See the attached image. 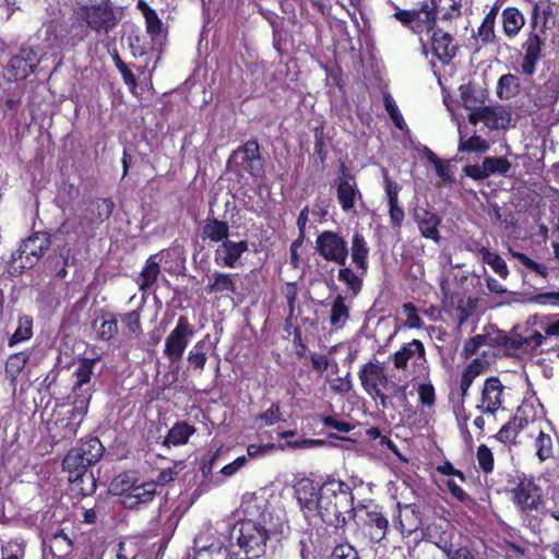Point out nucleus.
I'll use <instances>...</instances> for the list:
<instances>
[{
    "label": "nucleus",
    "instance_id": "4be33fe9",
    "mask_svg": "<svg viewBox=\"0 0 559 559\" xmlns=\"http://www.w3.org/2000/svg\"><path fill=\"white\" fill-rule=\"evenodd\" d=\"M544 45V40L540 36L531 32L523 44L524 56L521 62V70L526 75L534 74L536 70V64L542 58V47Z\"/></svg>",
    "mask_w": 559,
    "mask_h": 559
},
{
    "label": "nucleus",
    "instance_id": "2f4dec72",
    "mask_svg": "<svg viewBox=\"0 0 559 559\" xmlns=\"http://www.w3.org/2000/svg\"><path fill=\"white\" fill-rule=\"evenodd\" d=\"M366 515V525L370 530H373V532H371V539L377 543L381 542L388 533V519L379 506H374L372 509L367 510Z\"/></svg>",
    "mask_w": 559,
    "mask_h": 559
},
{
    "label": "nucleus",
    "instance_id": "ddd939ff",
    "mask_svg": "<svg viewBox=\"0 0 559 559\" xmlns=\"http://www.w3.org/2000/svg\"><path fill=\"white\" fill-rule=\"evenodd\" d=\"M316 250L325 260L333 261L340 265L345 264L348 255L347 242L334 231H323L320 234L316 241Z\"/></svg>",
    "mask_w": 559,
    "mask_h": 559
},
{
    "label": "nucleus",
    "instance_id": "bf43d9fd",
    "mask_svg": "<svg viewBox=\"0 0 559 559\" xmlns=\"http://www.w3.org/2000/svg\"><path fill=\"white\" fill-rule=\"evenodd\" d=\"M476 459L479 469L484 475L491 474L495 466V457L491 450L486 444H480L476 451Z\"/></svg>",
    "mask_w": 559,
    "mask_h": 559
},
{
    "label": "nucleus",
    "instance_id": "79ce46f5",
    "mask_svg": "<svg viewBox=\"0 0 559 559\" xmlns=\"http://www.w3.org/2000/svg\"><path fill=\"white\" fill-rule=\"evenodd\" d=\"M350 252L353 263L362 272L366 271L369 249L362 235L356 233L353 236Z\"/></svg>",
    "mask_w": 559,
    "mask_h": 559
},
{
    "label": "nucleus",
    "instance_id": "c03bdc74",
    "mask_svg": "<svg viewBox=\"0 0 559 559\" xmlns=\"http://www.w3.org/2000/svg\"><path fill=\"white\" fill-rule=\"evenodd\" d=\"M33 336V319L29 316H21L17 321V328L8 340V346L15 345L28 341Z\"/></svg>",
    "mask_w": 559,
    "mask_h": 559
},
{
    "label": "nucleus",
    "instance_id": "4c0bfd02",
    "mask_svg": "<svg viewBox=\"0 0 559 559\" xmlns=\"http://www.w3.org/2000/svg\"><path fill=\"white\" fill-rule=\"evenodd\" d=\"M484 370V364L479 358H474L463 370L460 381L462 403L468 395V390L475 378Z\"/></svg>",
    "mask_w": 559,
    "mask_h": 559
},
{
    "label": "nucleus",
    "instance_id": "ea45409f",
    "mask_svg": "<svg viewBox=\"0 0 559 559\" xmlns=\"http://www.w3.org/2000/svg\"><path fill=\"white\" fill-rule=\"evenodd\" d=\"M140 478L136 476L135 472H122L117 475L110 484L111 491L114 495L120 497V501L124 498L129 491L134 488Z\"/></svg>",
    "mask_w": 559,
    "mask_h": 559
},
{
    "label": "nucleus",
    "instance_id": "37998d69",
    "mask_svg": "<svg viewBox=\"0 0 559 559\" xmlns=\"http://www.w3.org/2000/svg\"><path fill=\"white\" fill-rule=\"evenodd\" d=\"M29 349L11 354L5 361V372L12 381L16 380L31 358Z\"/></svg>",
    "mask_w": 559,
    "mask_h": 559
},
{
    "label": "nucleus",
    "instance_id": "1a4fd4ad",
    "mask_svg": "<svg viewBox=\"0 0 559 559\" xmlns=\"http://www.w3.org/2000/svg\"><path fill=\"white\" fill-rule=\"evenodd\" d=\"M293 495L297 501L300 512L309 520L316 516L319 499L321 498V483L310 477H296L293 484Z\"/></svg>",
    "mask_w": 559,
    "mask_h": 559
},
{
    "label": "nucleus",
    "instance_id": "b1692460",
    "mask_svg": "<svg viewBox=\"0 0 559 559\" xmlns=\"http://www.w3.org/2000/svg\"><path fill=\"white\" fill-rule=\"evenodd\" d=\"M415 356L426 360V349L424 343L416 338L408 343H404L401 348L393 354L392 364L397 370H406L408 367V361Z\"/></svg>",
    "mask_w": 559,
    "mask_h": 559
},
{
    "label": "nucleus",
    "instance_id": "dca6fc26",
    "mask_svg": "<svg viewBox=\"0 0 559 559\" xmlns=\"http://www.w3.org/2000/svg\"><path fill=\"white\" fill-rule=\"evenodd\" d=\"M157 495L156 483L139 480L120 502L127 510H140L152 503Z\"/></svg>",
    "mask_w": 559,
    "mask_h": 559
},
{
    "label": "nucleus",
    "instance_id": "8fccbe9b",
    "mask_svg": "<svg viewBox=\"0 0 559 559\" xmlns=\"http://www.w3.org/2000/svg\"><path fill=\"white\" fill-rule=\"evenodd\" d=\"M95 362V358H80L78 367L75 368L72 374L73 378L75 379L73 383L91 385Z\"/></svg>",
    "mask_w": 559,
    "mask_h": 559
},
{
    "label": "nucleus",
    "instance_id": "9d476101",
    "mask_svg": "<svg viewBox=\"0 0 559 559\" xmlns=\"http://www.w3.org/2000/svg\"><path fill=\"white\" fill-rule=\"evenodd\" d=\"M394 17L403 25L408 26L416 35L428 38L432 34L436 22V14L429 10L428 5L419 10H400L394 13Z\"/></svg>",
    "mask_w": 559,
    "mask_h": 559
},
{
    "label": "nucleus",
    "instance_id": "20e7f679",
    "mask_svg": "<svg viewBox=\"0 0 559 559\" xmlns=\"http://www.w3.org/2000/svg\"><path fill=\"white\" fill-rule=\"evenodd\" d=\"M511 485L498 487L497 492L511 493L512 502L523 513L528 514L538 509L543 502L542 488L533 477L518 475V481H511Z\"/></svg>",
    "mask_w": 559,
    "mask_h": 559
},
{
    "label": "nucleus",
    "instance_id": "e2e57ef3",
    "mask_svg": "<svg viewBox=\"0 0 559 559\" xmlns=\"http://www.w3.org/2000/svg\"><path fill=\"white\" fill-rule=\"evenodd\" d=\"M165 255H170V252L166 251L165 253L162 252L160 254H153L147 259L146 264L141 272L143 280H156L159 273V262L165 258Z\"/></svg>",
    "mask_w": 559,
    "mask_h": 559
},
{
    "label": "nucleus",
    "instance_id": "a878e982",
    "mask_svg": "<svg viewBox=\"0 0 559 559\" xmlns=\"http://www.w3.org/2000/svg\"><path fill=\"white\" fill-rule=\"evenodd\" d=\"M559 97V76L551 74L540 84L532 96L535 106L539 108L551 107Z\"/></svg>",
    "mask_w": 559,
    "mask_h": 559
},
{
    "label": "nucleus",
    "instance_id": "f257e3e1",
    "mask_svg": "<svg viewBox=\"0 0 559 559\" xmlns=\"http://www.w3.org/2000/svg\"><path fill=\"white\" fill-rule=\"evenodd\" d=\"M267 507V500L262 496L249 493L242 497L240 504L242 518L235 526L239 547L236 556L240 559H260L265 555L271 532L267 527L271 519Z\"/></svg>",
    "mask_w": 559,
    "mask_h": 559
},
{
    "label": "nucleus",
    "instance_id": "f8f14e48",
    "mask_svg": "<svg viewBox=\"0 0 559 559\" xmlns=\"http://www.w3.org/2000/svg\"><path fill=\"white\" fill-rule=\"evenodd\" d=\"M41 59L43 56H39L38 51L34 48H21L20 51L12 56L8 62L5 69L8 79L13 81L26 79L28 75L34 73Z\"/></svg>",
    "mask_w": 559,
    "mask_h": 559
},
{
    "label": "nucleus",
    "instance_id": "6e6552de",
    "mask_svg": "<svg viewBox=\"0 0 559 559\" xmlns=\"http://www.w3.org/2000/svg\"><path fill=\"white\" fill-rule=\"evenodd\" d=\"M90 464H86L85 457L74 447L62 461L63 471L69 474V481L86 483L85 487H81L80 495L83 497L91 496L97 488V481L93 473L88 472Z\"/></svg>",
    "mask_w": 559,
    "mask_h": 559
},
{
    "label": "nucleus",
    "instance_id": "a211bd4d",
    "mask_svg": "<svg viewBox=\"0 0 559 559\" xmlns=\"http://www.w3.org/2000/svg\"><path fill=\"white\" fill-rule=\"evenodd\" d=\"M84 417L85 415L76 414L74 408L68 411L62 417L57 418L49 427L51 438L57 442L73 439L76 436Z\"/></svg>",
    "mask_w": 559,
    "mask_h": 559
},
{
    "label": "nucleus",
    "instance_id": "9b49d317",
    "mask_svg": "<svg viewBox=\"0 0 559 559\" xmlns=\"http://www.w3.org/2000/svg\"><path fill=\"white\" fill-rule=\"evenodd\" d=\"M194 334L193 328L186 316L178 318L175 329L165 340L164 354L170 362H178L189 344V338Z\"/></svg>",
    "mask_w": 559,
    "mask_h": 559
},
{
    "label": "nucleus",
    "instance_id": "72a5a7b5",
    "mask_svg": "<svg viewBox=\"0 0 559 559\" xmlns=\"http://www.w3.org/2000/svg\"><path fill=\"white\" fill-rule=\"evenodd\" d=\"M75 448L85 457L86 464L91 466L96 464L105 453V447L97 437L82 439Z\"/></svg>",
    "mask_w": 559,
    "mask_h": 559
},
{
    "label": "nucleus",
    "instance_id": "0eeeda50",
    "mask_svg": "<svg viewBox=\"0 0 559 559\" xmlns=\"http://www.w3.org/2000/svg\"><path fill=\"white\" fill-rule=\"evenodd\" d=\"M114 210V202L110 199H97L84 211L78 226L71 219H66L60 229L63 234L74 233L78 235L87 234L95 225L108 219Z\"/></svg>",
    "mask_w": 559,
    "mask_h": 559
},
{
    "label": "nucleus",
    "instance_id": "7c9ffc66",
    "mask_svg": "<svg viewBox=\"0 0 559 559\" xmlns=\"http://www.w3.org/2000/svg\"><path fill=\"white\" fill-rule=\"evenodd\" d=\"M195 431L197 428L193 425H190L188 421H176L168 430L163 444L168 448L187 444L190 437L193 436Z\"/></svg>",
    "mask_w": 559,
    "mask_h": 559
},
{
    "label": "nucleus",
    "instance_id": "864d4df0",
    "mask_svg": "<svg viewBox=\"0 0 559 559\" xmlns=\"http://www.w3.org/2000/svg\"><path fill=\"white\" fill-rule=\"evenodd\" d=\"M512 258H514L518 263L515 264L519 269H525L530 273H533L537 276L546 277L547 276V267L544 264H539L521 252H515L510 250Z\"/></svg>",
    "mask_w": 559,
    "mask_h": 559
},
{
    "label": "nucleus",
    "instance_id": "e433bc0d",
    "mask_svg": "<svg viewBox=\"0 0 559 559\" xmlns=\"http://www.w3.org/2000/svg\"><path fill=\"white\" fill-rule=\"evenodd\" d=\"M49 549L53 557L68 559L73 551V542L63 530H59L50 538Z\"/></svg>",
    "mask_w": 559,
    "mask_h": 559
},
{
    "label": "nucleus",
    "instance_id": "aec40b11",
    "mask_svg": "<svg viewBox=\"0 0 559 559\" xmlns=\"http://www.w3.org/2000/svg\"><path fill=\"white\" fill-rule=\"evenodd\" d=\"M459 282H440L441 292L443 294V302L445 306L454 307L459 312V321L463 323L466 321L471 314L476 310L478 299L468 297L464 299L459 294H451L452 284H457Z\"/></svg>",
    "mask_w": 559,
    "mask_h": 559
},
{
    "label": "nucleus",
    "instance_id": "423d86ee",
    "mask_svg": "<svg viewBox=\"0 0 559 559\" xmlns=\"http://www.w3.org/2000/svg\"><path fill=\"white\" fill-rule=\"evenodd\" d=\"M358 379L362 390L380 406L385 409L389 406V396L383 392L389 384V377L383 366L378 361L364 364L358 371Z\"/></svg>",
    "mask_w": 559,
    "mask_h": 559
},
{
    "label": "nucleus",
    "instance_id": "f03ea898",
    "mask_svg": "<svg viewBox=\"0 0 559 559\" xmlns=\"http://www.w3.org/2000/svg\"><path fill=\"white\" fill-rule=\"evenodd\" d=\"M321 498L316 516L336 531L344 528L349 520L355 519V496L352 487L334 475H328L321 483Z\"/></svg>",
    "mask_w": 559,
    "mask_h": 559
},
{
    "label": "nucleus",
    "instance_id": "5fc2aeb1",
    "mask_svg": "<svg viewBox=\"0 0 559 559\" xmlns=\"http://www.w3.org/2000/svg\"><path fill=\"white\" fill-rule=\"evenodd\" d=\"M26 544L19 539H10L0 547V559H25Z\"/></svg>",
    "mask_w": 559,
    "mask_h": 559
},
{
    "label": "nucleus",
    "instance_id": "bb28decb",
    "mask_svg": "<svg viewBox=\"0 0 559 559\" xmlns=\"http://www.w3.org/2000/svg\"><path fill=\"white\" fill-rule=\"evenodd\" d=\"M360 192L355 180L350 177H342L337 182V200L344 212L355 209L356 201L360 199Z\"/></svg>",
    "mask_w": 559,
    "mask_h": 559
},
{
    "label": "nucleus",
    "instance_id": "58836bf2",
    "mask_svg": "<svg viewBox=\"0 0 559 559\" xmlns=\"http://www.w3.org/2000/svg\"><path fill=\"white\" fill-rule=\"evenodd\" d=\"M524 23V16L516 8H507L502 11L503 31L508 37L516 36Z\"/></svg>",
    "mask_w": 559,
    "mask_h": 559
},
{
    "label": "nucleus",
    "instance_id": "603ef678",
    "mask_svg": "<svg viewBox=\"0 0 559 559\" xmlns=\"http://www.w3.org/2000/svg\"><path fill=\"white\" fill-rule=\"evenodd\" d=\"M521 430H524V429L520 428L519 423L516 420H514V418L512 417L508 423H506L499 429V431L493 437L499 442H501L506 445H511V444H515L516 438Z\"/></svg>",
    "mask_w": 559,
    "mask_h": 559
},
{
    "label": "nucleus",
    "instance_id": "69168bd1",
    "mask_svg": "<svg viewBox=\"0 0 559 559\" xmlns=\"http://www.w3.org/2000/svg\"><path fill=\"white\" fill-rule=\"evenodd\" d=\"M487 341H488V335H486V333L477 334L473 337H469L468 340H466L464 342L462 355L465 358H468V357L475 355L481 346L488 345Z\"/></svg>",
    "mask_w": 559,
    "mask_h": 559
},
{
    "label": "nucleus",
    "instance_id": "6e6d98bb",
    "mask_svg": "<svg viewBox=\"0 0 559 559\" xmlns=\"http://www.w3.org/2000/svg\"><path fill=\"white\" fill-rule=\"evenodd\" d=\"M538 437L535 441L536 455L540 462L552 456V439L549 435L543 432L542 427L536 428Z\"/></svg>",
    "mask_w": 559,
    "mask_h": 559
},
{
    "label": "nucleus",
    "instance_id": "f3484780",
    "mask_svg": "<svg viewBox=\"0 0 559 559\" xmlns=\"http://www.w3.org/2000/svg\"><path fill=\"white\" fill-rule=\"evenodd\" d=\"M396 508L397 513L393 516V524L402 534L409 536L421 527V512L416 503L402 507L401 502H397Z\"/></svg>",
    "mask_w": 559,
    "mask_h": 559
},
{
    "label": "nucleus",
    "instance_id": "473e14b6",
    "mask_svg": "<svg viewBox=\"0 0 559 559\" xmlns=\"http://www.w3.org/2000/svg\"><path fill=\"white\" fill-rule=\"evenodd\" d=\"M248 245L246 241H229L226 240L216 250V259L221 260L225 266L233 267L240 255L247 251Z\"/></svg>",
    "mask_w": 559,
    "mask_h": 559
},
{
    "label": "nucleus",
    "instance_id": "c9c22d12",
    "mask_svg": "<svg viewBox=\"0 0 559 559\" xmlns=\"http://www.w3.org/2000/svg\"><path fill=\"white\" fill-rule=\"evenodd\" d=\"M521 91L520 78L515 74L508 73L499 78L496 94L500 99L509 100L519 95Z\"/></svg>",
    "mask_w": 559,
    "mask_h": 559
},
{
    "label": "nucleus",
    "instance_id": "a18cd8bd",
    "mask_svg": "<svg viewBox=\"0 0 559 559\" xmlns=\"http://www.w3.org/2000/svg\"><path fill=\"white\" fill-rule=\"evenodd\" d=\"M228 230L227 223L216 218H206L203 226V238L218 242L227 238Z\"/></svg>",
    "mask_w": 559,
    "mask_h": 559
},
{
    "label": "nucleus",
    "instance_id": "4468645a",
    "mask_svg": "<svg viewBox=\"0 0 559 559\" xmlns=\"http://www.w3.org/2000/svg\"><path fill=\"white\" fill-rule=\"evenodd\" d=\"M504 385L498 377L487 378L480 391V397L476 405L483 415L495 416L503 405Z\"/></svg>",
    "mask_w": 559,
    "mask_h": 559
},
{
    "label": "nucleus",
    "instance_id": "c756f323",
    "mask_svg": "<svg viewBox=\"0 0 559 559\" xmlns=\"http://www.w3.org/2000/svg\"><path fill=\"white\" fill-rule=\"evenodd\" d=\"M542 414L543 412L540 411L539 414L533 402L523 401L512 417L519 423L520 428L526 429L532 427L533 430H536V428L540 427Z\"/></svg>",
    "mask_w": 559,
    "mask_h": 559
},
{
    "label": "nucleus",
    "instance_id": "09e8293b",
    "mask_svg": "<svg viewBox=\"0 0 559 559\" xmlns=\"http://www.w3.org/2000/svg\"><path fill=\"white\" fill-rule=\"evenodd\" d=\"M348 318L349 309L345 305V297L337 295L332 304L330 322L334 328L340 329L344 325Z\"/></svg>",
    "mask_w": 559,
    "mask_h": 559
},
{
    "label": "nucleus",
    "instance_id": "f704fd0d",
    "mask_svg": "<svg viewBox=\"0 0 559 559\" xmlns=\"http://www.w3.org/2000/svg\"><path fill=\"white\" fill-rule=\"evenodd\" d=\"M92 386L73 383L72 391L69 399H71V403L75 413L79 415H86L88 412V406L92 400Z\"/></svg>",
    "mask_w": 559,
    "mask_h": 559
},
{
    "label": "nucleus",
    "instance_id": "680f3d73",
    "mask_svg": "<svg viewBox=\"0 0 559 559\" xmlns=\"http://www.w3.org/2000/svg\"><path fill=\"white\" fill-rule=\"evenodd\" d=\"M484 164L488 177L493 174L504 175L511 168V163L504 157H485Z\"/></svg>",
    "mask_w": 559,
    "mask_h": 559
},
{
    "label": "nucleus",
    "instance_id": "774afa93",
    "mask_svg": "<svg viewBox=\"0 0 559 559\" xmlns=\"http://www.w3.org/2000/svg\"><path fill=\"white\" fill-rule=\"evenodd\" d=\"M332 559H360L357 550L349 544L337 545L332 552Z\"/></svg>",
    "mask_w": 559,
    "mask_h": 559
},
{
    "label": "nucleus",
    "instance_id": "6ab92c4d",
    "mask_svg": "<svg viewBox=\"0 0 559 559\" xmlns=\"http://www.w3.org/2000/svg\"><path fill=\"white\" fill-rule=\"evenodd\" d=\"M52 19L44 24L43 40L48 48H60L67 44L68 26L60 21L62 15L60 8H52Z\"/></svg>",
    "mask_w": 559,
    "mask_h": 559
},
{
    "label": "nucleus",
    "instance_id": "4d7b16f0",
    "mask_svg": "<svg viewBox=\"0 0 559 559\" xmlns=\"http://www.w3.org/2000/svg\"><path fill=\"white\" fill-rule=\"evenodd\" d=\"M432 11L448 20L460 13L461 0H432Z\"/></svg>",
    "mask_w": 559,
    "mask_h": 559
},
{
    "label": "nucleus",
    "instance_id": "c85d7f7f",
    "mask_svg": "<svg viewBox=\"0 0 559 559\" xmlns=\"http://www.w3.org/2000/svg\"><path fill=\"white\" fill-rule=\"evenodd\" d=\"M424 538L438 547L445 556L453 550V534L441 525L430 524L424 531Z\"/></svg>",
    "mask_w": 559,
    "mask_h": 559
},
{
    "label": "nucleus",
    "instance_id": "338daca9",
    "mask_svg": "<svg viewBox=\"0 0 559 559\" xmlns=\"http://www.w3.org/2000/svg\"><path fill=\"white\" fill-rule=\"evenodd\" d=\"M257 419L262 420L265 426H273L282 420V411L280 402H274L263 413L257 416Z\"/></svg>",
    "mask_w": 559,
    "mask_h": 559
},
{
    "label": "nucleus",
    "instance_id": "393cba45",
    "mask_svg": "<svg viewBox=\"0 0 559 559\" xmlns=\"http://www.w3.org/2000/svg\"><path fill=\"white\" fill-rule=\"evenodd\" d=\"M413 217L423 237L430 238L436 242L439 240L438 226L441 223V218L437 214L424 207L416 206L413 210Z\"/></svg>",
    "mask_w": 559,
    "mask_h": 559
},
{
    "label": "nucleus",
    "instance_id": "de8ad7c7",
    "mask_svg": "<svg viewBox=\"0 0 559 559\" xmlns=\"http://www.w3.org/2000/svg\"><path fill=\"white\" fill-rule=\"evenodd\" d=\"M457 129H459V135H460V143H459V151L460 152H478L483 153L489 150V143L485 139H483L479 135H473L468 139H464L461 123L457 122Z\"/></svg>",
    "mask_w": 559,
    "mask_h": 559
},
{
    "label": "nucleus",
    "instance_id": "0e129e2a",
    "mask_svg": "<svg viewBox=\"0 0 559 559\" xmlns=\"http://www.w3.org/2000/svg\"><path fill=\"white\" fill-rule=\"evenodd\" d=\"M324 443L323 440L320 439H311V438H301L298 440H286L284 443H280L277 449L285 451L287 449L297 450V449H309L318 445H322Z\"/></svg>",
    "mask_w": 559,
    "mask_h": 559
},
{
    "label": "nucleus",
    "instance_id": "7ed1b4c3",
    "mask_svg": "<svg viewBox=\"0 0 559 559\" xmlns=\"http://www.w3.org/2000/svg\"><path fill=\"white\" fill-rule=\"evenodd\" d=\"M74 13L80 23L99 34L109 33L119 22L118 13L109 0H91L79 4Z\"/></svg>",
    "mask_w": 559,
    "mask_h": 559
},
{
    "label": "nucleus",
    "instance_id": "2eb2a0df",
    "mask_svg": "<svg viewBox=\"0 0 559 559\" xmlns=\"http://www.w3.org/2000/svg\"><path fill=\"white\" fill-rule=\"evenodd\" d=\"M420 44L424 53L428 55L430 50L432 56L442 63L449 62L454 57L456 50L452 36L442 29L433 31L428 38L420 37Z\"/></svg>",
    "mask_w": 559,
    "mask_h": 559
},
{
    "label": "nucleus",
    "instance_id": "13d9d810",
    "mask_svg": "<svg viewBox=\"0 0 559 559\" xmlns=\"http://www.w3.org/2000/svg\"><path fill=\"white\" fill-rule=\"evenodd\" d=\"M204 346V341H199L188 354L187 360L194 370L202 371L205 367L207 356Z\"/></svg>",
    "mask_w": 559,
    "mask_h": 559
},
{
    "label": "nucleus",
    "instance_id": "412c9836",
    "mask_svg": "<svg viewBox=\"0 0 559 559\" xmlns=\"http://www.w3.org/2000/svg\"><path fill=\"white\" fill-rule=\"evenodd\" d=\"M233 157L240 164L243 170L253 177H260L263 171V165L260 157L259 144L257 141H248L240 148L233 153Z\"/></svg>",
    "mask_w": 559,
    "mask_h": 559
},
{
    "label": "nucleus",
    "instance_id": "5701e85b",
    "mask_svg": "<svg viewBox=\"0 0 559 559\" xmlns=\"http://www.w3.org/2000/svg\"><path fill=\"white\" fill-rule=\"evenodd\" d=\"M468 120L476 126L479 122L485 123L489 129H500L506 126L508 118L503 110L495 107H478L471 111Z\"/></svg>",
    "mask_w": 559,
    "mask_h": 559
},
{
    "label": "nucleus",
    "instance_id": "052dcab7",
    "mask_svg": "<svg viewBox=\"0 0 559 559\" xmlns=\"http://www.w3.org/2000/svg\"><path fill=\"white\" fill-rule=\"evenodd\" d=\"M481 257L484 263L488 264L498 276L506 277L508 275L506 261L500 255L483 249Z\"/></svg>",
    "mask_w": 559,
    "mask_h": 559
},
{
    "label": "nucleus",
    "instance_id": "a19ab883",
    "mask_svg": "<svg viewBox=\"0 0 559 559\" xmlns=\"http://www.w3.org/2000/svg\"><path fill=\"white\" fill-rule=\"evenodd\" d=\"M100 325L97 328L94 322V329L97 333V338L100 341H110L118 334V318L115 313L106 312L100 317Z\"/></svg>",
    "mask_w": 559,
    "mask_h": 559
},
{
    "label": "nucleus",
    "instance_id": "3c124183",
    "mask_svg": "<svg viewBox=\"0 0 559 559\" xmlns=\"http://www.w3.org/2000/svg\"><path fill=\"white\" fill-rule=\"evenodd\" d=\"M35 265V262L27 260V255L22 253V249L19 248L11 257L9 262L8 272L12 277L21 276L25 270H28Z\"/></svg>",
    "mask_w": 559,
    "mask_h": 559
},
{
    "label": "nucleus",
    "instance_id": "39448f33",
    "mask_svg": "<svg viewBox=\"0 0 559 559\" xmlns=\"http://www.w3.org/2000/svg\"><path fill=\"white\" fill-rule=\"evenodd\" d=\"M488 289L491 293L502 295L503 302H534L538 305H559V290L538 293V289L530 284V282H522V286L518 290H508L501 282H486Z\"/></svg>",
    "mask_w": 559,
    "mask_h": 559
},
{
    "label": "nucleus",
    "instance_id": "49530a36",
    "mask_svg": "<svg viewBox=\"0 0 559 559\" xmlns=\"http://www.w3.org/2000/svg\"><path fill=\"white\" fill-rule=\"evenodd\" d=\"M138 8L141 10L146 24L147 33L155 38L163 32V23L157 16L155 10L148 7L143 0H139Z\"/></svg>",
    "mask_w": 559,
    "mask_h": 559
},
{
    "label": "nucleus",
    "instance_id": "cd10ccee",
    "mask_svg": "<svg viewBox=\"0 0 559 559\" xmlns=\"http://www.w3.org/2000/svg\"><path fill=\"white\" fill-rule=\"evenodd\" d=\"M49 247L50 239L45 233H36L32 235L20 246L22 253H25L27 255V260L31 259V262H35V264L49 249Z\"/></svg>",
    "mask_w": 559,
    "mask_h": 559
}]
</instances>
